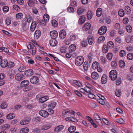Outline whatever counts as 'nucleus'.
Listing matches in <instances>:
<instances>
[{"label":"nucleus","instance_id":"obj_14","mask_svg":"<svg viewBox=\"0 0 133 133\" xmlns=\"http://www.w3.org/2000/svg\"><path fill=\"white\" fill-rule=\"evenodd\" d=\"M8 62L6 59L3 60L1 62L0 65L3 68L6 67L8 66Z\"/></svg>","mask_w":133,"mask_h":133},{"label":"nucleus","instance_id":"obj_40","mask_svg":"<svg viewBox=\"0 0 133 133\" xmlns=\"http://www.w3.org/2000/svg\"><path fill=\"white\" fill-rule=\"evenodd\" d=\"M72 83L79 87H81L82 86V83L80 82H78L77 81L74 80L72 82Z\"/></svg>","mask_w":133,"mask_h":133},{"label":"nucleus","instance_id":"obj_49","mask_svg":"<svg viewBox=\"0 0 133 133\" xmlns=\"http://www.w3.org/2000/svg\"><path fill=\"white\" fill-rule=\"evenodd\" d=\"M67 48L65 46H63L61 47L60 49V51L63 53H64L66 52V50Z\"/></svg>","mask_w":133,"mask_h":133},{"label":"nucleus","instance_id":"obj_18","mask_svg":"<svg viewBox=\"0 0 133 133\" xmlns=\"http://www.w3.org/2000/svg\"><path fill=\"white\" fill-rule=\"evenodd\" d=\"M43 18L44 21V23H43V25H45L46 23L48 22L49 19V17L47 14H45L43 16Z\"/></svg>","mask_w":133,"mask_h":133},{"label":"nucleus","instance_id":"obj_21","mask_svg":"<svg viewBox=\"0 0 133 133\" xmlns=\"http://www.w3.org/2000/svg\"><path fill=\"white\" fill-rule=\"evenodd\" d=\"M85 21V17L84 16H81L79 19V23L82 24L84 23Z\"/></svg>","mask_w":133,"mask_h":133},{"label":"nucleus","instance_id":"obj_25","mask_svg":"<svg viewBox=\"0 0 133 133\" xmlns=\"http://www.w3.org/2000/svg\"><path fill=\"white\" fill-rule=\"evenodd\" d=\"M29 119H25L21 120L20 122V123L22 125H24L28 124L29 122Z\"/></svg>","mask_w":133,"mask_h":133},{"label":"nucleus","instance_id":"obj_43","mask_svg":"<svg viewBox=\"0 0 133 133\" xmlns=\"http://www.w3.org/2000/svg\"><path fill=\"white\" fill-rule=\"evenodd\" d=\"M125 11L127 12V14H129L131 12V9L130 7L128 6H127L125 7Z\"/></svg>","mask_w":133,"mask_h":133},{"label":"nucleus","instance_id":"obj_15","mask_svg":"<svg viewBox=\"0 0 133 133\" xmlns=\"http://www.w3.org/2000/svg\"><path fill=\"white\" fill-rule=\"evenodd\" d=\"M90 27V24L89 23H86L83 26V29L84 30L87 31L89 29Z\"/></svg>","mask_w":133,"mask_h":133},{"label":"nucleus","instance_id":"obj_50","mask_svg":"<svg viewBox=\"0 0 133 133\" xmlns=\"http://www.w3.org/2000/svg\"><path fill=\"white\" fill-rule=\"evenodd\" d=\"M114 26L115 29L117 30H119L121 28L120 25L118 23H115Z\"/></svg>","mask_w":133,"mask_h":133},{"label":"nucleus","instance_id":"obj_52","mask_svg":"<svg viewBox=\"0 0 133 133\" xmlns=\"http://www.w3.org/2000/svg\"><path fill=\"white\" fill-rule=\"evenodd\" d=\"M69 38L71 41H73L76 39V37L75 35L71 34L70 35Z\"/></svg>","mask_w":133,"mask_h":133},{"label":"nucleus","instance_id":"obj_26","mask_svg":"<svg viewBox=\"0 0 133 133\" xmlns=\"http://www.w3.org/2000/svg\"><path fill=\"white\" fill-rule=\"evenodd\" d=\"M29 131V129L27 127L23 128L19 131V133H28Z\"/></svg>","mask_w":133,"mask_h":133},{"label":"nucleus","instance_id":"obj_62","mask_svg":"<svg viewBox=\"0 0 133 133\" xmlns=\"http://www.w3.org/2000/svg\"><path fill=\"white\" fill-rule=\"evenodd\" d=\"M23 14L22 13H18L16 15V18L18 19H21L22 17Z\"/></svg>","mask_w":133,"mask_h":133},{"label":"nucleus","instance_id":"obj_2","mask_svg":"<svg viewBox=\"0 0 133 133\" xmlns=\"http://www.w3.org/2000/svg\"><path fill=\"white\" fill-rule=\"evenodd\" d=\"M109 77L111 79L112 81L115 80L117 77V73L116 71L115 70H113L109 72Z\"/></svg>","mask_w":133,"mask_h":133},{"label":"nucleus","instance_id":"obj_8","mask_svg":"<svg viewBox=\"0 0 133 133\" xmlns=\"http://www.w3.org/2000/svg\"><path fill=\"white\" fill-rule=\"evenodd\" d=\"M39 113L40 115L44 118L47 117L49 115V113L44 110H41L39 112Z\"/></svg>","mask_w":133,"mask_h":133},{"label":"nucleus","instance_id":"obj_12","mask_svg":"<svg viewBox=\"0 0 133 133\" xmlns=\"http://www.w3.org/2000/svg\"><path fill=\"white\" fill-rule=\"evenodd\" d=\"M51 126V124L50 123H48L43 125L41 127L42 130H44L48 129Z\"/></svg>","mask_w":133,"mask_h":133},{"label":"nucleus","instance_id":"obj_47","mask_svg":"<svg viewBox=\"0 0 133 133\" xmlns=\"http://www.w3.org/2000/svg\"><path fill=\"white\" fill-rule=\"evenodd\" d=\"M125 63L122 60H120L119 61V65L121 68H123L125 66Z\"/></svg>","mask_w":133,"mask_h":133},{"label":"nucleus","instance_id":"obj_20","mask_svg":"<svg viewBox=\"0 0 133 133\" xmlns=\"http://www.w3.org/2000/svg\"><path fill=\"white\" fill-rule=\"evenodd\" d=\"M33 74V71L31 69L27 70L25 72V75L28 77L32 76Z\"/></svg>","mask_w":133,"mask_h":133},{"label":"nucleus","instance_id":"obj_55","mask_svg":"<svg viewBox=\"0 0 133 133\" xmlns=\"http://www.w3.org/2000/svg\"><path fill=\"white\" fill-rule=\"evenodd\" d=\"M112 57V54L110 52H109L107 54V57L109 60H111Z\"/></svg>","mask_w":133,"mask_h":133},{"label":"nucleus","instance_id":"obj_44","mask_svg":"<svg viewBox=\"0 0 133 133\" xmlns=\"http://www.w3.org/2000/svg\"><path fill=\"white\" fill-rule=\"evenodd\" d=\"M76 130V128L74 126L70 127L68 129V131L70 132H74Z\"/></svg>","mask_w":133,"mask_h":133},{"label":"nucleus","instance_id":"obj_16","mask_svg":"<svg viewBox=\"0 0 133 133\" xmlns=\"http://www.w3.org/2000/svg\"><path fill=\"white\" fill-rule=\"evenodd\" d=\"M50 45L52 46H55L57 44L58 42L55 39L51 40L49 41Z\"/></svg>","mask_w":133,"mask_h":133},{"label":"nucleus","instance_id":"obj_32","mask_svg":"<svg viewBox=\"0 0 133 133\" xmlns=\"http://www.w3.org/2000/svg\"><path fill=\"white\" fill-rule=\"evenodd\" d=\"M64 128V126L62 125H59L57 126L55 129V130L57 132L60 131L62 130Z\"/></svg>","mask_w":133,"mask_h":133},{"label":"nucleus","instance_id":"obj_33","mask_svg":"<svg viewBox=\"0 0 133 133\" xmlns=\"http://www.w3.org/2000/svg\"><path fill=\"white\" fill-rule=\"evenodd\" d=\"M108 51V48L106 44H104L103 46L102 51L103 53H106Z\"/></svg>","mask_w":133,"mask_h":133},{"label":"nucleus","instance_id":"obj_48","mask_svg":"<svg viewBox=\"0 0 133 133\" xmlns=\"http://www.w3.org/2000/svg\"><path fill=\"white\" fill-rule=\"evenodd\" d=\"M119 55L121 57L125 56L126 55L125 52L124 50H122L120 51Z\"/></svg>","mask_w":133,"mask_h":133},{"label":"nucleus","instance_id":"obj_28","mask_svg":"<svg viewBox=\"0 0 133 133\" xmlns=\"http://www.w3.org/2000/svg\"><path fill=\"white\" fill-rule=\"evenodd\" d=\"M102 13V9L101 8L97 9L96 11V16L98 17L100 16Z\"/></svg>","mask_w":133,"mask_h":133},{"label":"nucleus","instance_id":"obj_60","mask_svg":"<svg viewBox=\"0 0 133 133\" xmlns=\"http://www.w3.org/2000/svg\"><path fill=\"white\" fill-rule=\"evenodd\" d=\"M116 121L119 123L122 124L124 123V122L123 119L122 118H120L119 119H117Z\"/></svg>","mask_w":133,"mask_h":133},{"label":"nucleus","instance_id":"obj_53","mask_svg":"<svg viewBox=\"0 0 133 133\" xmlns=\"http://www.w3.org/2000/svg\"><path fill=\"white\" fill-rule=\"evenodd\" d=\"M115 42L118 43H120L122 41L121 38L119 36H117L115 38Z\"/></svg>","mask_w":133,"mask_h":133},{"label":"nucleus","instance_id":"obj_41","mask_svg":"<svg viewBox=\"0 0 133 133\" xmlns=\"http://www.w3.org/2000/svg\"><path fill=\"white\" fill-rule=\"evenodd\" d=\"M104 97H103L102 99H98L97 102L101 104L104 105L105 104V102L104 101Z\"/></svg>","mask_w":133,"mask_h":133},{"label":"nucleus","instance_id":"obj_19","mask_svg":"<svg viewBox=\"0 0 133 133\" xmlns=\"http://www.w3.org/2000/svg\"><path fill=\"white\" fill-rule=\"evenodd\" d=\"M24 19L26 22L29 23H30L31 22L32 20V17L29 14H27L26 15Z\"/></svg>","mask_w":133,"mask_h":133},{"label":"nucleus","instance_id":"obj_59","mask_svg":"<svg viewBox=\"0 0 133 133\" xmlns=\"http://www.w3.org/2000/svg\"><path fill=\"white\" fill-rule=\"evenodd\" d=\"M91 88H88L87 87H85L84 88V90L85 92L89 93L91 92Z\"/></svg>","mask_w":133,"mask_h":133},{"label":"nucleus","instance_id":"obj_34","mask_svg":"<svg viewBox=\"0 0 133 133\" xmlns=\"http://www.w3.org/2000/svg\"><path fill=\"white\" fill-rule=\"evenodd\" d=\"M98 64L97 62L95 61L94 62L92 65V68L94 70L96 69L97 68L98 66Z\"/></svg>","mask_w":133,"mask_h":133},{"label":"nucleus","instance_id":"obj_29","mask_svg":"<svg viewBox=\"0 0 133 133\" xmlns=\"http://www.w3.org/2000/svg\"><path fill=\"white\" fill-rule=\"evenodd\" d=\"M88 42L90 45H92L94 42L93 38L92 36H89L88 38Z\"/></svg>","mask_w":133,"mask_h":133},{"label":"nucleus","instance_id":"obj_4","mask_svg":"<svg viewBox=\"0 0 133 133\" xmlns=\"http://www.w3.org/2000/svg\"><path fill=\"white\" fill-rule=\"evenodd\" d=\"M36 23H40V20H37L36 22L35 21H32L31 23L30 29L31 31L32 32L34 31L35 29L36 28Z\"/></svg>","mask_w":133,"mask_h":133},{"label":"nucleus","instance_id":"obj_1","mask_svg":"<svg viewBox=\"0 0 133 133\" xmlns=\"http://www.w3.org/2000/svg\"><path fill=\"white\" fill-rule=\"evenodd\" d=\"M29 81L27 80H25L22 81L21 83V87H24L23 91L25 92L28 91L32 89V87L31 85H28L29 84Z\"/></svg>","mask_w":133,"mask_h":133},{"label":"nucleus","instance_id":"obj_24","mask_svg":"<svg viewBox=\"0 0 133 133\" xmlns=\"http://www.w3.org/2000/svg\"><path fill=\"white\" fill-rule=\"evenodd\" d=\"M15 115L13 113H11L8 114L6 117V118L8 119H11L15 118Z\"/></svg>","mask_w":133,"mask_h":133},{"label":"nucleus","instance_id":"obj_51","mask_svg":"<svg viewBox=\"0 0 133 133\" xmlns=\"http://www.w3.org/2000/svg\"><path fill=\"white\" fill-rule=\"evenodd\" d=\"M10 125L9 124H5L2 126V128L4 130H6L9 129L10 127Z\"/></svg>","mask_w":133,"mask_h":133},{"label":"nucleus","instance_id":"obj_3","mask_svg":"<svg viewBox=\"0 0 133 133\" xmlns=\"http://www.w3.org/2000/svg\"><path fill=\"white\" fill-rule=\"evenodd\" d=\"M84 58L82 56H78L76 59L75 64L76 65L80 66L84 62Z\"/></svg>","mask_w":133,"mask_h":133},{"label":"nucleus","instance_id":"obj_56","mask_svg":"<svg viewBox=\"0 0 133 133\" xmlns=\"http://www.w3.org/2000/svg\"><path fill=\"white\" fill-rule=\"evenodd\" d=\"M67 11L69 13H73L74 12V9L72 7H69L67 9Z\"/></svg>","mask_w":133,"mask_h":133},{"label":"nucleus","instance_id":"obj_11","mask_svg":"<svg viewBox=\"0 0 133 133\" xmlns=\"http://www.w3.org/2000/svg\"><path fill=\"white\" fill-rule=\"evenodd\" d=\"M24 77V75L22 73H18L15 76V79L17 81H20Z\"/></svg>","mask_w":133,"mask_h":133},{"label":"nucleus","instance_id":"obj_23","mask_svg":"<svg viewBox=\"0 0 133 133\" xmlns=\"http://www.w3.org/2000/svg\"><path fill=\"white\" fill-rule=\"evenodd\" d=\"M49 99L48 97L46 96H45L44 97H42L40 100H39V102L40 103H42Z\"/></svg>","mask_w":133,"mask_h":133},{"label":"nucleus","instance_id":"obj_7","mask_svg":"<svg viewBox=\"0 0 133 133\" xmlns=\"http://www.w3.org/2000/svg\"><path fill=\"white\" fill-rule=\"evenodd\" d=\"M30 82L34 84H36L39 81L38 78L37 76H33L30 79Z\"/></svg>","mask_w":133,"mask_h":133},{"label":"nucleus","instance_id":"obj_37","mask_svg":"<svg viewBox=\"0 0 133 133\" xmlns=\"http://www.w3.org/2000/svg\"><path fill=\"white\" fill-rule=\"evenodd\" d=\"M56 102H52L48 105L49 108L54 109L56 106Z\"/></svg>","mask_w":133,"mask_h":133},{"label":"nucleus","instance_id":"obj_17","mask_svg":"<svg viewBox=\"0 0 133 133\" xmlns=\"http://www.w3.org/2000/svg\"><path fill=\"white\" fill-rule=\"evenodd\" d=\"M107 77L106 75L103 74L102 75L101 78V81L102 84H105L107 82Z\"/></svg>","mask_w":133,"mask_h":133},{"label":"nucleus","instance_id":"obj_6","mask_svg":"<svg viewBox=\"0 0 133 133\" xmlns=\"http://www.w3.org/2000/svg\"><path fill=\"white\" fill-rule=\"evenodd\" d=\"M107 28L105 26H102L98 30V33L100 35H103L106 32Z\"/></svg>","mask_w":133,"mask_h":133},{"label":"nucleus","instance_id":"obj_36","mask_svg":"<svg viewBox=\"0 0 133 133\" xmlns=\"http://www.w3.org/2000/svg\"><path fill=\"white\" fill-rule=\"evenodd\" d=\"M51 23L52 26L54 27H56L58 26V23L56 20L55 19L52 20Z\"/></svg>","mask_w":133,"mask_h":133},{"label":"nucleus","instance_id":"obj_39","mask_svg":"<svg viewBox=\"0 0 133 133\" xmlns=\"http://www.w3.org/2000/svg\"><path fill=\"white\" fill-rule=\"evenodd\" d=\"M27 22H26V21L24 19L22 21V26L23 27V29L24 30H26L27 29V28H26V26Z\"/></svg>","mask_w":133,"mask_h":133},{"label":"nucleus","instance_id":"obj_27","mask_svg":"<svg viewBox=\"0 0 133 133\" xmlns=\"http://www.w3.org/2000/svg\"><path fill=\"white\" fill-rule=\"evenodd\" d=\"M94 13L91 11H88L87 14V17L88 19H90L92 18Z\"/></svg>","mask_w":133,"mask_h":133},{"label":"nucleus","instance_id":"obj_58","mask_svg":"<svg viewBox=\"0 0 133 133\" xmlns=\"http://www.w3.org/2000/svg\"><path fill=\"white\" fill-rule=\"evenodd\" d=\"M28 4L29 6L32 7L34 5V2L32 1L29 0L28 1Z\"/></svg>","mask_w":133,"mask_h":133},{"label":"nucleus","instance_id":"obj_13","mask_svg":"<svg viewBox=\"0 0 133 133\" xmlns=\"http://www.w3.org/2000/svg\"><path fill=\"white\" fill-rule=\"evenodd\" d=\"M41 33L40 31L38 30H36L35 32L34 35V38L38 39L40 36Z\"/></svg>","mask_w":133,"mask_h":133},{"label":"nucleus","instance_id":"obj_22","mask_svg":"<svg viewBox=\"0 0 133 133\" xmlns=\"http://www.w3.org/2000/svg\"><path fill=\"white\" fill-rule=\"evenodd\" d=\"M91 77L94 79H97L98 78L99 75L97 72H93L91 74Z\"/></svg>","mask_w":133,"mask_h":133},{"label":"nucleus","instance_id":"obj_63","mask_svg":"<svg viewBox=\"0 0 133 133\" xmlns=\"http://www.w3.org/2000/svg\"><path fill=\"white\" fill-rule=\"evenodd\" d=\"M93 118L96 121L98 119H100L99 116L96 114H95L93 115Z\"/></svg>","mask_w":133,"mask_h":133},{"label":"nucleus","instance_id":"obj_57","mask_svg":"<svg viewBox=\"0 0 133 133\" xmlns=\"http://www.w3.org/2000/svg\"><path fill=\"white\" fill-rule=\"evenodd\" d=\"M18 71L20 72H23L25 70V68L23 66H20L18 69Z\"/></svg>","mask_w":133,"mask_h":133},{"label":"nucleus","instance_id":"obj_5","mask_svg":"<svg viewBox=\"0 0 133 133\" xmlns=\"http://www.w3.org/2000/svg\"><path fill=\"white\" fill-rule=\"evenodd\" d=\"M86 11V8L83 6L78 7L77 10V13L78 15H80L83 13L85 12Z\"/></svg>","mask_w":133,"mask_h":133},{"label":"nucleus","instance_id":"obj_10","mask_svg":"<svg viewBox=\"0 0 133 133\" xmlns=\"http://www.w3.org/2000/svg\"><path fill=\"white\" fill-rule=\"evenodd\" d=\"M58 34L56 31H51L50 32V35L53 39H55L58 36Z\"/></svg>","mask_w":133,"mask_h":133},{"label":"nucleus","instance_id":"obj_9","mask_svg":"<svg viewBox=\"0 0 133 133\" xmlns=\"http://www.w3.org/2000/svg\"><path fill=\"white\" fill-rule=\"evenodd\" d=\"M66 33L64 30H62L60 31L59 33V36L61 39H64L66 37Z\"/></svg>","mask_w":133,"mask_h":133},{"label":"nucleus","instance_id":"obj_61","mask_svg":"<svg viewBox=\"0 0 133 133\" xmlns=\"http://www.w3.org/2000/svg\"><path fill=\"white\" fill-rule=\"evenodd\" d=\"M71 41L70 39H66L64 40V42L65 44L69 45L71 43Z\"/></svg>","mask_w":133,"mask_h":133},{"label":"nucleus","instance_id":"obj_42","mask_svg":"<svg viewBox=\"0 0 133 133\" xmlns=\"http://www.w3.org/2000/svg\"><path fill=\"white\" fill-rule=\"evenodd\" d=\"M118 14L120 17H123L124 15V10L122 9H120L118 12Z\"/></svg>","mask_w":133,"mask_h":133},{"label":"nucleus","instance_id":"obj_30","mask_svg":"<svg viewBox=\"0 0 133 133\" xmlns=\"http://www.w3.org/2000/svg\"><path fill=\"white\" fill-rule=\"evenodd\" d=\"M89 66L88 62L87 61H85L83 65V68L84 70L87 71L88 69Z\"/></svg>","mask_w":133,"mask_h":133},{"label":"nucleus","instance_id":"obj_31","mask_svg":"<svg viewBox=\"0 0 133 133\" xmlns=\"http://www.w3.org/2000/svg\"><path fill=\"white\" fill-rule=\"evenodd\" d=\"M114 46V43L111 41H109L107 43V47L110 48L112 49Z\"/></svg>","mask_w":133,"mask_h":133},{"label":"nucleus","instance_id":"obj_46","mask_svg":"<svg viewBox=\"0 0 133 133\" xmlns=\"http://www.w3.org/2000/svg\"><path fill=\"white\" fill-rule=\"evenodd\" d=\"M126 28L127 31L128 32H131L132 31V28L131 26L129 25H127Z\"/></svg>","mask_w":133,"mask_h":133},{"label":"nucleus","instance_id":"obj_54","mask_svg":"<svg viewBox=\"0 0 133 133\" xmlns=\"http://www.w3.org/2000/svg\"><path fill=\"white\" fill-rule=\"evenodd\" d=\"M2 9L4 12L6 13L9 11V8L8 6H3Z\"/></svg>","mask_w":133,"mask_h":133},{"label":"nucleus","instance_id":"obj_45","mask_svg":"<svg viewBox=\"0 0 133 133\" xmlns=\"http://www.w3.org/2000/svg\"><path fill=\"white\" fill-rule=\"evenodd\" d=\"M105 39V37L103 36H101L99 37L98 39V42L99 43L103 42Z\"/></svg>","mask_w":133,"mask_h":133},{"label":"nucleus","instance_id":"obj_64","mask_svg":"<svg viewBox=\"0 0 133 133\" xmlns=\"http://www.w3.org/2000/svg\"><path fill=\"white\" fill-rule=\"evenodd\" d=\"M127 58L129 60H132L133 59V55L131 54H128L127 56Z\"/></svg>","mask_w":133,"mask_h":133},{"label":"nucleus","instance_id":"obj_35","mask_svg":"<svg viewBox=\"0 0 133 133\" xmlns=\"http://www.w3.org/2000/svg\"><path fill=\"white\" fill-rule=\"evenodd\" d=\"M69 48L70 50L71 51H75L76 49V46L75 44H72L70 45Z\"/></svg>","mask_w":133,"mask_h":133},{"label":"nucleus","instance_id":"obj_38","mask_svg":"<svg viewBox=\"0 0 133 133\" xmlns=\"http://www.w3.org/2000/svg\"><path fill=\"white\" fill-rule=\"evenodd\" d=\"M75 113V111H73L65 110L63 112V115L67 114H74Z\"/></svg>","mask_w":133,"mask_h":133}]
</instances>
